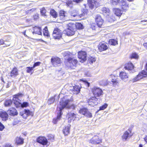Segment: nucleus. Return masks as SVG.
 <instances>
[{
  "label": "nucleus",
  "instance_id": "46",
  "mask_svg": "<svg viewBox=\"0 0 147 147\" xmlns=\"http://www.w3.org/2000/svg\"><path fill=\"white\" fill-rule=\"evenodd\" d=\"M87 10L86 9H83L82 11V13L80 14V17H81L82 16H84V15L87 13Z\"/></svg>",
  "mask_w": 147,
  "mask_h": 147
},
{
  "label": "nucleus",
  "instance_id": "23",
  "mask_svg": "<svg viewBox=\"0 0 147 147\" xmlns=\"http://www.w3.org/2000/svg\"><path fill=\"white\" fill-rule=\"evenodd\" d=\"M119 77L123 81H126L128 78L127 74L125 72L123 71L120 73Z\"/></svg>",
  "mask_w": 147,
  "mask_h": 147
},
{
  "label": "nucleus",
  "instance_id": "24",
  "mask_svg": "<svg viewBox=\"0 0 147 147\" xmlns=\"http://www.w3.org/2000/svg\"><path fill=\"white\" fill-rule=\"evenodd\" d=\"M76 115L72 112H68L67 114V116L68 117V120H74L76 117Z\"/></svg>",
  "mask_w": 147,
  "mask_h": 147
},
{
  "label": "nucleus",
  "instance_id": "40",
  "mask_svg": "<svg viewBox=\"0 0 147 147\" xmlns=\"http://www.w3.org/2000/svg\"><path fill=\"white\" fill-rule=\"evenodd\" d=\"M120 0H111V3L113 5H117L119 3Z\"/></svg>",
  "mask_w": 147,
  "mask_h": 147
},
{
  "label": "nucleus",
  "instance_id": "50",
  "mask_svg": "<svg viewBox=\"0 0 147 147\" xmlns=\"http://www.w3.org/2000/svg\"><path fill=\"white\" fill-rule=\"evenodd\" d=\"M128 5V4L126 3V0H121V3L120 4L121 6L125 5Z\"/></svg>",
  "mask_w": 147,
  "mask_h": 147
},
{
  "label": "nucleus",
  "instance_id": "10",
  "mask_svg": "<svg viewBox=\"0 0 147 147\" xmlns=\"http://www.w3.org/2000/svg\"><path fill=\"white\" fill-rule=\"evenodd\" d=\"M133 135L131 130L128 129L125 131L122 136V139L123 141H126L128 138L131 137Z\"/></svg>",
  "mask_w": 147,
  "mask_h": 147
},
{
  "label": "nucleus",
  "instance_id": "62",
  "mask_svg": "<svg viewBox=\"0 0 147 147\" xmlns=\"http://www.w3.org/2000/svg\"><path fill=\"white\" fill-rule=\"evenodd\" d=\"M103 82H104V83L103 84V85H104L105 86V85H107V84L108 83L107 81H104Z\"/></svg>",
  "mask_w": 147,
  "mask_h": 147
},
{
  "label": "nucleus",
  "instance_id": "21",
  "mask_svg": "<svg viewBox=\"0 0 147 147\" xmlns=\"http://www.w3.org/2000/svg\"><path fill=\"white\" fill-rule=\"evenodd\" d=\"M75 29L73 28L70 27L68 28V30L67 32V35L69 36H71L74 35L75 34Z\"/></svg>",
  "mask_w": 147,
  "mask_h": 147
},
{
  "label": "nucleus",
  "instance_id": "11",
  "mask_svg": "<svg viewBox=\"0 0 147 147\" xmlns=\"http://www.w3.org/2000/svg\"><path fill=\"white\" fill-rule=\"evenodd\" d=\"M22 95L21 94H18L13 98V102L16 107H21L22 105V103L19 102L20 100L19 99L18 97L19 96H21Z\"/></svg>",
  "mask_w": 147,
  "mask_h": 147
},
{
  "label": "nucleus",
  "instance_id": "9",
  "mask_svg": "<svg viewBox=\"0 0 147 147\" xmlns=\"http://www.w3.org/2000/svg\"><path fill=\"white\" fill-rule=\"evenodd\" d=\"M61 35L62 31L61 30L57 28L54 29L53 36L55 39H59L61 37Z\"/></svg>",
  "mask_w": 147,
  "mask_h": 147
},
{
  "label": "nucleus",
  "instance_id": "13",
  "mask_svg": "<svg viewBox=\"0 0 147 147\" xmlns=\"http://www.w3.org/2000/svg\"><path fill=\"white\" fill-rule=\"evenodd\" d=\"M92 92L96 96L99 97L102 94V90L99 88L94 87L92 89Z\"/></svg>",
  "mask_w": 147,
  "mask_h": 147
},
{
  "label": "nucleus",
  "instance_id": "20",
  "mask_svg": "<svg viewBox=\"0 0 147 147\" xmlns=\"http://www.w3.org/2000/svg\"><path fill=\"white\" fill-rule=\"evenodd\" d=\"M59 16L60 19L62 20H68L66 13L63 11H61L59 12Z\"/></svg>",
  "mask_w": 147,
  "mask_h": 147
},
{
  "label": "nucleus",
  "instance_id": "7",
  "mask_svg": "<svg viewBox=\"0 0 147 147\" xmlns=\"http://www.w3.org/2000/svg\"><path fill=\"white\" fill-rule=\"evenodd\" d=\"M100 102L99 98H97L95 97H92L89 99L88 102L89 105L94 106L97 105Z\"/></svg>",
  "mask_w": 147,
  "mask_h": 147
},
{
  "label": "nucleus",
  "instance_id": "30",
  "mask_svg": "<svg viewBox=\"0 0 147 147\" xmlns=\"http://www.w3.org/2000/svg\"><path fill=\"white\" fill-rule=\"evenodd\" d=\"M113 11L115 14L118 17L120 16L122 14L121 11L119 9L117 8L114 9Z\"/></svg>",
  "mask_w": 147,
  "mask_h": 147
},
{
  "label": "nucleus",
  "instance_id": "41",
  "mask_svg": "<svg viewBox=\"0 0 147 147\" xmlns=\"http://www.w3.org/2000/svg\"><path fill=\"white\" fill-rule=\"evenodd\" d=\"M130 58L131 59L134 58L135 59H138V56L136 53H133L131 55Z\"/></svg>",
  "mask_w": 147,
  "mask_h": 147
},
{
  "label": "nucleus",
  "instance_id": "49",
  "mask_svg": "<svg viewBox=\"0 0 147 147\" xmlns=\"http://www.w3.org/2000/svg\"><path fill=\"white\" fill-rule=\"evenodd\" d=\"M107 106L108 105L107 104H105L100 107V110H104L107 107Z\"/></svg>",
  "mask_w": 147,
  "mask_h": 147
},
{
  "label": "nucleus",
  "instance_id": "48",
  "mask_svg": "<svg viewBox=\"0 0 147 147\" xmlns=\"http://www.w3.org/2000/svg\"><path fill=\"white\" fill-rule=\"evenodd\" d=\"M55 100V99L54 97H52L48 101V103L49 104H51L52 103H53Z\"/></svg>",
  "mask_w": 147,
  "mask_h": 147
},
{
  "label": "nucleus",
  "instance_id": "53",
  "mask_svg": "<svg viewBox=\"0 0 147 147\" xmlns=\"http://www.w3.org/2000/svg\"><path fill=\"white\" fill-rule=\"evenodd\" d=\"M41 63V62H38L35 63L33 66V67L34 68L36 66H39Z\"/></svg>",
  "mask_w": 147,
  "mask_h": 147
},
{
  "label": "nucleus",
  "instance_id": "59",
  "mask_svg": "<svg viewBox=\"0 0 147 147\" xmlns=\"http://www.w3.org/2000/svg\"><path fill=\"white\" fill-rule=\"evenodd\" d=\"M4 41L3 39L0 40V45L4 44Z\"/></svg>",
  "mask_w": 147,
  "mask_h": 147
},
{
  "label": "nucleus",
  "instance_id": "37",
  "mask_svg": "<svg viewBox=\"0 0 147 147\" xmlns=\"http://www.w3.org/2000/svg\"><path fill=\"white\" fill-rule=\"evenodd\" d=\"M24 112L25 113V116H26V118L28 116L32 115V112L30 111L28 109H25Z\"/></svg>",
  "mask_w": 147,
  "mask_h": 147
},
{
  "label": "nucleus",
  "instance_id": "6",
  "mask_svg": "<svg viewBox=\"0 0 147 147\" xmlns=\"http://www.w3.org/2000/svg\"><path fill=\"white\" fill-rule=\"evenodd\" d=\"M100 0H88V5L91 9L94 8L95 6L97 7L100 4Z\"/></svg>",
  "mask_w": 147,
  "mask_h": 147
},
{
  "label": "nucleus",
  "instance_id": "44",
  "mask_svg": "<svg viewBox=\"0 0 147 147\" xmlns=\"http://www.w3.org/2000/svg\"><path fill=\"white\" fill-rule=\"evenodd\" d=\"M96 61L95 58L93 57H91L89 59V61L90 64H92Z\"/></svg>",
  "mask_w": 147,
  "mask_h": 147
},
{
  "label": "nucleus",
  "instance_id": "43",
  "mask_svg": "<svg viewBox=\"0 0 147 147\" xmlns=\"http://www.w3.org/2000/svg\"><path fill=\"white\" fill-rule=\"evenodd\" d=\"M63 132L65 136H67L69 133V129H63Z\"/></svg>",
  "mask_w": 147,
  "mask_h": 147
},
{
  "label": "nucleus",
  "instance_id": "28",
  "mask_svg": "<svg viewBox=\"0 0 147 147\" xmlns=\"http://www.w3.org/2000/svg\"><path fill=\"white\" fill-rule=\"evenodd\" d=\"M72 25L73 27H75L78 29H82L84 28L83 25L80 23H77L76 24H73Z\"/></svg>",
  "mask_w": 147,
  "mask_h": 147
},
{
  "label": "nucleus",
  "instance_id": "2",
  "mask_svg": "<svg viewBox=\"0 0 147 147\" xmlns=\"http://www.w3.org/2000/svg\"><path fill=\"white\" fill-rule=\"evenodd\" d=\"M67 61V66L71 69H75L77 65L78 61L76 59L71 57L68 58Z\"/></svg>",
  "mask_w": 147,
  "mask_h": 147
},
{
  "label": "nucleus",
  "instance_id": "19",
  "mask_svg": "<svg viewBox=\"0 0 147 147\" xmlns=\"http://www.w3.org/2000/svg\"><path fill=\"white\" fill-rule=\"evenodd\" d=\"M98 47V49L100 51L106 50L108 48L106 44L102 42L99 43Z\"/></svg>",
  "mask_w": 147,
  "mask_h": 147
},
{
  "label": "nucleus",
  "instance_id": "27",
  "mask_svg": "<svg viewBox=\"0 0 147 147\" xmlns=\"http://www.w3.org/2000/svg\"><path fill=\"white\" fill-rule=\"evenodd\" d=\"M103 14L105 15L109 16L110 14L109 9L107 7H103L102 9Z\"/></svg>",
  "mask_w": 147,
  "mask_h": 147
},
{
  "label": "nucleus",
  "instance_id": "22",
  "mask_svg": "<svg viewBox=\"0 0 147 147\" xmlns=\"http://www.w3.org/2000/svg\"><path fill=\"white\" fill-rule=\"evenodd\" d=\"M18 70L17 69L14 67L11 72L10 76L12 77H15L18 75Z\"/></svg>",
  "mask_w": 147,
  "mask_h": 147
},
{
  "label": "nucleus",
  "instance_id": "36",
  "mask_svg": "<svg viewBox=\"0 0 147 147\" xmlns=\"http://www.w3.org/2000/svg\"><path fill=\"white\" fill-rule=\"evenodd\" d=\"M109 43V44L113 45H115L117 44V41L114 39L110 40Z\"/></svg>",
  "mask_w": 147,
  "mask_h": 147
},
{
  "label": "nucleus",
  "instance_id": "5",
  "mask_svg": "<svg viewBox=\"0 0 147 147\" xmlns=\"http://www.w3.org/2000/svg\"><path fill=\"white\" fill-rule=\"evenodd\" d=\"M51 63L54 67L59 66L61 63L60 59L57 57H52L51 59Z\"/></svg>",
  "mask_w": 147,
  "mask_h": 147
},
{
  "label": "nucleus",
  "instance_id": "12",
  "mask_svg": "<svg viewBox=\"0 0 147 147\" xmlns=\"http://www.w3.org/2000/svg\"><path fill=\"white\" fill-rule=\"evenodd\" d=\"M78 57L80 59V61L83 63L86 60L87 54L86 52L82 51L78 53Z\"/></svg>",
  "mask_w": 147,
  "mask_h": 147
},
{
  "label": "nucleus",
  "instance_id": "8",
  "mask_svg": "<svg viewBox=\"0 0 147 147\" xmlns=\"http://www.w3.org/2000/svg\"><path fill=\"white\" fill-rule=\"evenodd\" d=\"M79 113L87 117H92L91 113L86 108H83L80 109L79 111Z\"/></svg>",
  "mask_w": 147,
  "mask_h": 147
},
{
  "label": "nucleus",
  "instance_id": "34",
  "mask_svg": "<svg viewBox=\"0 0 147 147\" xmlns=\"http://www.w3.org/2000/svg\"><path fill=\"white\" fill-rule=\"evenodd\" d=\"M43 35L45 36L48 37L49 36V34L48 33L47 28V27L45 28L43 31Z\"/></svg>",
  "mask_w": 147,
  "mask_h": 147
},
{
  "label": "nucleus",
  "instance_id": "61",
  "mask_svg": "<svg viewBox=\"0 0 147 147\" xmlns=\"http://www.w3.org/2000/svg\"><path fill=\"white\" fill-rule=\"evenodd\" d=\"M144 139L146 142L147 144V135L145 136L144 138Z\"/></svg>",
  "mask_w": 147,
  "mask_h": 147
},
{
  "label": "nucleus",
  "instance_id": "60",
  "mask_svg": "<svg viewBox=\"0 0 147 147\" xmlns=\"http://www.w3.org/2000/svg\"><path fill=\"white\" fill-rule=\"evenodd\" d=\"M34 19L35 20L37 19L38 18V14H36L35 16H34Z\"/></svg>",
  "mask_w": 147,
  "mask_h": 147
},
{
  "label": "nucleus",
  "instance_id": "32",
  "mask_svg": "<svg viewBox=\"0 0 147 147\" xmlns=\"http://www.w3.org/2000/svg\"><path fill=\"white\" fill-rule=\"evenodd\" d=\"M111 82L112 83L113 85L115 87L116 86H118L119 82V80L117 79H113L112 80Z\"/></svg>",
  "mask_w": 147,
  "mask_h": 147
},
{
  "label": "nucleus",
  "instance_id": "64",
  "mask_svg": "<svg viewBox=\"0 0 147 147\" xmlns=\"http://www.w3.org/2000/svg\"><path fill=\"white\" fill-rule=\"evenodd\" d=\"M145 70L147 71V63H146L145 66Z\"/></svg>",
  "mask_w": 147,
  "mask_h": 147
},
{
  "label": "nucleus",
  "instance_id": "39",
  "mask_svg": "<svg viewBox=\"0 0 147 147\" xmlns=\"http://www.w3.org/2000/svg\"><path fill=\"white\" fill-rule=\"evenodd\" d=\"M48 140H50L51 142H53L54 140V136L53 135L51 134H49L48 136Z\"/></svg>",
  "mask_w": 147,
  "mask_h": 147
},
{
  "label": "nucleus",
  "instance_id": "35",
  "mask_svg": "<svg viewBox=\"0 0 147 147\" xmlns=\"http://www.w3.org/2000/svg\"><path fill=\"white\" fill-rule=\"evenodd\" d=\"M12 102L13 101L11 99H8L5 101L4 105L6 107L9 106L12 104Z\"/></svg>",
  "mask_w": 147,
  "mask_h": 147
},
{
  "label": "nucleus",
  "instance_id": "55",
  "mask_svg": "<svg viewBox=\"0 0 147 147\" xmlns=\"http://www.w3.org/2000/svg\"><path fill=\"white\" fill-rule=\"evenodd\" d=\"M4 147H13L10 144L8 143L5 144Z\"/></svg>",
  "mask_w": 147,
  "mask_h": 147
},
{
  "label": "nucleus",
  "instance_id": "54",
  "mask_svg": "<svg viewBox=\"0 0 147 147\" xmlns=\"http://www.w3.org/2000/svg\"><path fill=\"white\" fill-rule=\"evenodd\" d=\"M20 115L22 116L24 118H26V116H25V113H24V111L22 112H20Z\"/></svg>",
  "mask_w": 147,
  "mask_h": 147
},
{
  "label": "nucleus",
  "instance_id": "18",
  "mask_svg": "<svg viewBox=\"0 0 147 147\" xmlns=\"http://www.w3.org/2000/svg\"><path fill=\"white\" fill-rule=\"evenodd\" d=\"M8 113L11 116H14L17 115L18 113L17 110L14 108H10L7 111Z\"/></svg>",
  "mask_w": 147,
  "mask_h": 147
},
{
  "label": "nucleus",
  "instance_id": "1",
  "mask_svg": "<svg viewBox=\"0 0 147 147\" xmlns=\"http://www.w3.org/2000/svg\"><path fill=\"white\" fill-rule=\"evenodd\" d=\"M70 101L71 100L69 99H66L64 97L59 102L60 106L58 107L57 108L58 111L57 112V117L53 119V123L55 124H56L60 119L62 115V111L64 108L72 110H74L75 109L76 106L72 104L71 105H69V103Z\"/></svg>",
  "mask_w": 147,
  "mask_h": 147
},
{
  "label": "nucleus",
  "instance_id": "14",
  "mask_svg": "<svg viewBox=\"0 0 147 147\" xmlns=\"http://www.w3.org/2000/svg\"><path fill=\"white\" fill-rule=\"evenodd\" d=\"M95 21L98 27H101L104 23V20L100 15H96L95 18Z\"/></svg>",
  "mask_w": 147,
  "mask_h": 147
},
{
  "label": "nucleus",
  "instance_id": "29",
  "mask_svg": "<svg viewBox=\"0 0 147 147\" xmlns=\"http://www.w3.org/2000/svg\"><path fill=\"white\" fill-rule=\"evenodd\" d=\"M70 15L71 16H73V17H75L76 16H80V15L79 14L78 11L75 10H74L70 12Z\"/></svg>",
  "mask_w": 147,
  "mask_h": 147
},
{
  "label": "nucleus",
  "instance_id": "33",
  "mask_svg": "<svg viewBox=\"0 0 147 147\" xmlns=\"http://www.w3.org/2000/svg\"><path fill=\"white\" fill-rule=\"evenodd\" d=\"M50 14L54 18H56L57 17V13L54 9H51L50 10Z\"/></svg>",
  "mask_w": 147,
  "mask_h": 147
},
{
  "label": "nucleus",
  "instance_id": "42",
  "mask_svg": "<svg viewBox=\"0 0 147 147\" xmlns=\"http://www.w3.org/2000/svg\"><path fill=\"white\" fill-rule=\"evenodd\" d=\"M46 10L44 8H43L40 10V13L42 16H46Z\"/></svg>",
  "mask_w": 147,
  "mask_h": 147
},
{
  "label": "nucleus",
  "instance_id": "63",
  "mask_svg": "<svg viewBox=\"0 0 147 147\" xmlns=\"http://www.w3.org/2000/svg\"><path fill=\"white\" fill-rule=\"evenodd\" d=\"M143 45L146 49H147V42L144 43L143 44Z\"/></svg>",
  "mask_w": 147,
  "mask_h": 147
},
{
  "label": "nucleus",
  "instance_id": "57",
  "mask_svg": "<svg viewBox=\"0 0 147 147\" xmlns=\"http://www.w3.org/2000/svg\"><path fill=\"white\" fill-rule=\"evenodd\" d=\"M83 1V0H73V1L76 2L77 3L81 2Z\"/></svg>",
  "mask_w": 147,
  "mask_h": 147
},
{
  "label": "nucleus",
  "instance_id": "47",
  "mask_svg": "<svg viewBox=\"0 0 147 147\" xmlns=\"http://www.w3.org/2000/svg\"><path fill=\"white\" fill-rule=\"evenodd\" d=\"M26 68H27V70H26L27 72L28 73H29L32 70H33V69H34V68H33V66L32 67H27Z\"/></svg>",
  "mask_w": 147,
  "mask_h": 147
},
{
  "label": "nucleus",
  "instance_id": "58",
  "mask_svg": "<svg viewBox=\"0 0 147 147\" xmlns=\"http://www.w3.org/2000/svg\"><path fill=\"white\" fill-rule=\"evenodd\" d=\"M5 127L0 122V129H4Z\"/></svg>",
  "mask_w": 147,
  "mask_h": 147
},
{
  "label": "nucleus",
  "instance_id": "4",
  "mask_svg": "<svg viewBox=\"0 0 147 147\" xmlns=\"http://www.w3.org/2000/svg\"><path fill=\"white\" fill-rule=\"evenodd\" d=\"M36 142L44 146H46V147H47L48 146V140L45 136H39L37 138Z\"/></svg>",
  "mask_w": 147,
  "mask_h": 147
},
{
  "label": "nucleus",
  "instance_id": "52",
  "mask_svg": "<svg viewBox=\"0 0 147 147\" xmlns=\"http://www.w3.org/2000/svg\"><path fill=\"white\" fill-rule=\"evenodd\" d=\"M107 20L109 22H112L114 20V18L110 17H107Z\"/></svg>",
  "mask_w": 147,
  "mask_h": 147
},
{
  "label": "nucleus",
  "instance_id": "38",
  "mask_svg": "<svg viewBox=\"0 0 147 147\" xmlns=\"http://www.w3.org/2000/svg\"><path fill=\"white\" fill-rule=\"evenodd\" d=\"M139 75L140 76H142V78L146 77L144 75H146L147 76V72L144 70L142 71L141 72H140L139 74Z\"/></svg>",
  "mask_w": 147,
  "mask_h": 147
},
{
  "label": "nucleus",
  "instance_id": "25",
  "mask_svg": "<svg viewBox=\"0 0 147 147\" xmlns=\"http://www.w3.org/2000/svg\"><path fill=\"white\" fill-rule=\"evenodd\" d=\"M24 139L20 137H17L16 140V143L18 145H22L24 142Z\"/></svg>",
  "mask_w": 147,
  "mask_h": 147
},
{
  "label": "nucleus",
  "instance_id": "51",
  "mask_svg": "<svg viewBox=\"0 0 147 147\" xmlns=\"http://www.w3.org/2000/svg\"><path fill=\"white\" fill-rule=\"evenodd\" d=\"M22 106L21 107H26L28 106V102H24L22 104Z\"/></svg>",
  "mask_w": 147,
  "mask_h": 147
},
{
  "label": "nucleus",
  "instance_id": "3",
  "mask_svg": "<svg viewBox=\"0 0 147 147\" xmlns=\"http://www.w3.org/2000/svg\"><path fill=\"white\" fill-rule=\"evenodd\" d=\"M102 141V139L100 137L95 135L89 140V142L92 144H100Z\"/></svg>",
  "mask_w": 147,
  "mask_h": 147
},
{
  "label": "nucleus",
  "instance_id": "56",
  "mask_svg": "<svg viewBox=\"0 0 147 147\" xmlns=\"http://www.w3.org/2000/svg\"><path fill=\"white\" fill-rule=\"evenodd\" d=\"M91 28L93 30H96V27L95 24H93L92 25Z\"/></svg>",
  "mask_w": 147,
  "mask_h": 147
},
{
  "label": "nucleus",
  "instance_id": "45",
  "mask_svg": "<svg viewBox=\"0 0 147 147\" xmlns=\"http://www.w3.org/2000/svg\"><path fill=\"white\" fill-rule=\"evenodd\" d=\"M128 5H125L123 6H121V9L122 11H125L128 9Z\"/></svg>",
  "mask_w": 147,
  "mask_h": 147
},
{
  "label": "nucleus",
  "instance_id": "16",
  "mask_svg": "<svg viewBox=\"0 0 147 147\" xmlns=\"http://www.w3.org/2000/svg\"><path fill=\"white\" fill-rule=\"evenodd\" d=\"M70 90L74 94H77L79 93L80 91V87L78 86H74L71 87Z\"/></svg>",
  "mask_w": 147,
  "mask_h": 147
},
{
  "label": "nucleus",
  "instance_id": "26",
  "mask_svg": "<svg viewBox=\"0 0 147 147\" xmlns=\"http://www.w3.org/2000/svg\"><path fill=\"white\" fill-rule=\"evenodd\" d=\"M34 31L33 32V33H35L36 34H38L39 35H41L42 34L41 32V29L40 27H35L34 28Z\"/></svg>",
  "mask_w": 147,
  "mask_h": 147
},
{
  "label": "nucleus",
  "instance_id": "15",
  "mask_svg": "<svg viewBox=\"0 0 147 147\" xmlns=\"http://www.w3.org/2000/svg\"><path fill=\"white\" fill-rule=\"evenodd\" d=\"M134 66L133 64L131 62H129L126 64L124 67V68L125 69L127 70L128 71H131L133 72L134 71Z\"/></svg>",
  "mask_w": 147,
  "mask_h": 147
},
{
  "label": "nucleus",
  "instance_id": "31",
  "mask_svg": "<svg viewBox=\"0 0 147 147\" xmlns=\"http://www.w3.org/2000/svg\"><path fill=\"white\" fill-rule=\"evenodd\" d=\"M142 79V76H140V75H139V74H138L136 77L130 80V81L132 82L133 83H134L139 81Z\"/></svg>",
  "mask_w": 147,
  "mask_h": 147
},
{
  "label": "nucleus",
  "instance_id": "17",
  "mask_svg": "<svg viewBox=\"0 0 147 147\" xmlns=\"http://www.w3.org/2000/svg\"><path fill=\"white\" fill-rule=\"evenodd\" d=\"M0 117L3 121H6L8 117V113L4 111H0Z\"/></svg>",
  "mask_w": 147,
  "mask_h": 147
}]
</instances>
